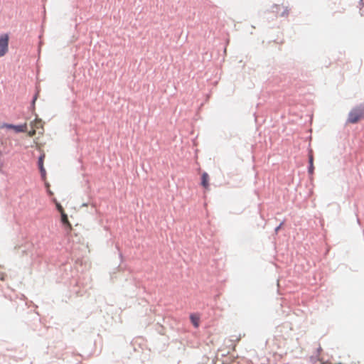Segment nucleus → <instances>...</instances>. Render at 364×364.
<instances>
[{
    "instance_id": "f257e3e1",
    "label": "nucleus",
    "mask_w": 364,
    "mask_h": 364,
    "mask_svg": "<svg viewBox=\"0 0 364 364\" xmlns=\"http://www.w3.org/2000/svg\"><path fill=\"white\" fill-rule=\"evenodd\" d=\"M364 107H356L353 108L348 114L347 122L350 124L357 123L363 117Z\"/></svg>"
},
{
    "instance_id": "4468645a",
    "label": "nucleus",
    "mask_w": 364,
    "mask_h": 364,
    "mask_svg": "<svg viewBox=\"0 0 364 364\" xmlns=\"http://www.w3.org/2000/svg\"><path fill=\"white\" fill-rule=\"evenodd\" d=\"M313 161H314V157H313L312 154L311 153L309 154V164H310V165L313 164Z\"/></svg>"
},
{
    "instance_id": "f03ea898",
    "label": "nucleus",
    "mask_w": 364,
    "mask_h": 364,
    "mask_svg": "<svg viewBox=\"0 0 364 364\" xmlns=\"http://www.w3.org/2000/svg\"><path fill=\"white\" fill-rule=\"evenodd\" d=\"M9 36L7 33L0 36V57L4 56L9 50Z\"/></svg>"
},
{
    "instance_id": "6e6552de",
    "label": "nucleus",
    "mask_w": 364,
    "mask_h": 364,
    "mask_svg": "<svg viewBox=\"0 0 364 364\" xmlns=\"http://www.w3.org/2000/svg\"><path fill=\"white\" fill-rule=\"evenodd\" d=\"M61 221L62 223L64 224V225H66L68 226H69L70 228L71 227V225L68 220V215L64 213H61Z\"/></svg>"
},
{
    "instance_id": "1a4fd4ad",
    "label": "nucleus",
    "mask_w": 364,
    "mask_h": 364,
    "mask_svg": "<svg viewBox=\"0 0 364 364\" xmlns=\"http://www.w3.org/2000/svg\"><path fill=\"white\" fill-rule=\"evenodd\" d=\"M191 320L195 327L197 328L199 326V318L198 316L191 315Z\"/></svg>"
},
{
    "instance_id": "ddd939ff",
    "label": "nucleus",
    "mask_w": 364,
    "mask_h": 364,
    "mask_svg": "<svg viewBox=\"0 0 364 364\" xmlns=\"http://www.w3.org/2000/svg\"><path fill=\"white\" fill-rule=\"evenodd\" d=\"M314 164H311V165H310V166H309V172L311 174H312V173H313V172H314Z\"/></svg>"
},
{
    "instance_id": "9b49d317",
    "label": "nucleus",
    "mask_w": 364,
    "mask_h": 364,
    "mask_svg": "<svg viewBox=\"0 0 364 364\" xmlns=\"http://www.w3.org/2000/svg\"><path fill=\"white\" fill-rule=\"evenodd\" d=\"M36 134V130H35V129H32L31 128V130H30L28 132V135L30 136V137H32L35 134Z\"/></svg>"
},
{
    "instance_id": "f8f14e48",
    "label": "nucleus",
    "mask_w": 364,
    "mask_h": 364,
    "mask_svg": "<svg viewBox=\"0 0 364 364\" xmlns=\"http://www.w3.org/2000/svg\"><path fill=\"white\" fill-rule=\"evenodd\" d=\"M46 188H47V192L49 194V196H52L53 195V192L50 189V186L48 183H46Z\"/></svg>"
},
{
    "instance_id": "20e7f679",
    "label": "nucleus",
    "mask_w": 364,
    "mask_h": 364,
    "mask_svg": "<svg viewBox=\"0 0 364 364\" xmlns=\"http://www.w3.org/2000/svg\"><path fill=\"white\" fill-rule=\"evenodd\" d=\"M46 157V155L44 153H42L41 155L40 156L39 159H38V167H39V169H40V171H41V176L43 177V178H46V169L44 168V166H43V161H44V159Z\"/></svg>"
},
{
    "instance_id": "9d476101",
    "label": "nucleus",
    "mask_w": 364,
    "mask_h": 364,
    "mask_svg": "<svg viewBox=\"0 0 364 364\" xmlns=\"http://www.w3.org/2000/svg\"><path fill=\"white\" fill-rule=\"evenodd\" d=\"M53 201L55 203L56 208L60 213V214L64 213L63 206L57 201V200L55 198H53Z\"/></svg>"
},
{
    "instance_id": "0eeeda50",
    "label": "nucleus",
    "mask_w": 364,
    "mask_h": 364,
    "mask_svg": "<svg viewBox=\"0 0 364 364\" xmlns=\"http://www.w3.org/2000/svg\"><path fill=\"white\" fill-rule=\"evenodd\" d=\"M31 127L32 129H35V130H38L39 129H43V125L42 120L40 119H36L34 121L31 122Z\"/></svg>"
},
{
    "instance_id": "7ed1b4c3",
    "label": "nucleus",
    "mask_w": 364,
    "mask_h": 364,
    "mask_svg": "<svg viewBox=\"0 0 364 364\" xmlns=\"http://www.w3.org/2000/svg\"><path fill=\"white\" fill-rule=\"evenodd\" d=\"M3 127H6L8 129H12L16 132H25L27 131V124L24 123L21 125H13L9 124H6L3 125Z\"/></svg>"
},
{
    "instance_id": "39448f33",
    "label": "nucleus",
    "mask_w": 364,
    "mask_h": 364,
    "mask_svg": "<svg viewBox=\"0 0 364 364\" xmlns=\"http://www.w3.org/2000/svg\"><path fill=\"white\" fill-rule=\"evenodd\" d=\"M209 175L206 172L203 173L201 176V185L206 190L209 189Z\"/></svg>"
},
{
    "instance_id": "423d86ee",
    "label": "nucleus",
    "mask_w": 364,
    "mask_h": 364,
    "mask_svg": "<svg viewBox=\"0 0 364 364\" xmlns=\"http://www.w3.org/2000/svg\"><path fill=\"white\" fill-rule=\"evenodd\" d=\"M273 9H275L276 10L274 11L277 14H279V12L282 10V13L279 14L281 16H287L289 14V10L287 7L284 6H279V5H275L273 6Z\"/></svg>"
},
{
    "instance_id": "2eb2a0df",
    "label": "nucleus",
    "mask_w": 364,
    "mask_h": 364,
    "mask_svg": "<svg viewBox=\"0 0 364 364\" xmlns=\"http://www.w3.org/2000/svg\"><path fill=\"white\" fill-rule=\"evenodd\" d=\"M0 279L1 281L4 280V273L0 272Z\"/></svg>"
}]
</instances>
